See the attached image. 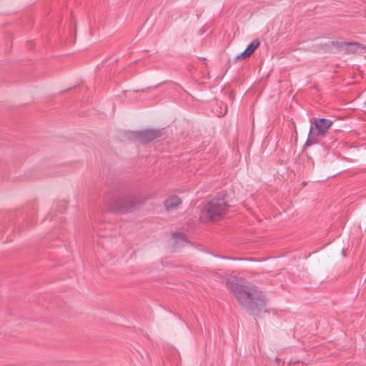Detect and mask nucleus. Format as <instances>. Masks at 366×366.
Instances as JSON below:
<instances>
[{
    "instance_id": "6",
    "label": "nucleus",
    "mask_w": 366,
    "mask_h": 366,
    "mask_svg": "<svg viewBox=\"0 0 366 366\" xmlns=\"http://www.w3.org/2000/svg\"><path fill=\"white\" fill-rule=\"evenodd\" d=\"M181 204L182 201L177 196H171L164 201V206L167 211L177 209Z\"/></svg>"
},
{
    "instance_id": "8",
    "label": "nucleus",
    "mask_w": 366,
    "mask_h": 366,
    "mask_svg": "<svg viewBox=\"0 0 366 366\" xmlns=\"http://www.w3.org/2000/svg\"><path fill=\"white\" fill-rule=\"evenodd\" d=\"M349 49L356 51L362 48V45L359 43H350L348 44Z\"/></svg>"
},
{
    "instance_id": "10",
    "label": "nucleus",
    "mask_w": 366,
    "mask_h": 366,
    "mask_svg": "<svg viewBox=\"0 0 366 366\" xmlns=\"http://www.w3.org/2000/svg\"><path fill=\"white\" fill-rule=\"evenodd\" d=\"M173 237H174V238H178V237H179V238H183V237H184L182 235V234H181V233H174V234H173Z\"/></svg>"
},
{
    "instance_id": "2",
    "label": "nucleus",
    "mask_w": 366,
    "mask_h": 366,
    "mask_svg": "<svg viewBox=\"0 0 366 366\" xmlns=\"http://www.w3.org/2000/svg\"><path fill=\"white\" fill-rule=\"evenodd\" d=\"M228 205L222 197H214L209 200L202 210L200 218L202 221H216L224 215Z\"/></svg>"
},
{
    "instance_id": "7",
    "label": "nucleus",
    "mask_w": 366,
    "mask_h": 366,
    "mask_svg": "<svg viewBox=\"0 0 366 366\" xmlns=\"http://www.w3.org/2000/svg\"><path fill=\"white\" fill-rule=\"evenodd\" d=\"M260 42L259 39H254L246 48L244 50L250 56L254 51L257 49V48L259 46Z\"/></svg>"
},
{
    "instance_id": "5",
    "label": "nucleus",
    "mask_w": 366,
    "mask_h": 366,
    "mask_svg": "<svg viewBox=\"0 0 366 366\" xmlns=\"http://www.w3.org/2000/svg\"><path fill=\"white\" fill-rule=\"evenodd\" d=\"M162 132L159 129H146L142 131L131 132L129 138L136 139L141 143H147L160 137Z\"/></svg>"
},
{
    "instance_id": "3",
    "label": "nucleus",
    "mask_w": 366,
    "mask_h": 366,
    "mask_svg": "<svg viewBox=\"0 0 366 366\" xmlns=\"http://www.w3.org/2000/svg\"><path fill=\"white\" fill-rule=\"evenodd\" d=\"M140 204L141 202L136 195L125 194L114 199L110 209L113 212L127 214L136 209Z\"/></svg>"
},
{
    "instance_id": "1",
    "label": "nucleus",
    "mask_w": 366,
    "mask_h": 366,
    "mask_svg": "<svg viewBox=\"0 0 366 366\" xmlns=\"http://www.w3.org/2000/svg\"><path fill=\"white\" fill-rule=\"evenodd\" d=\"M226 286L239 305L251 315L259 317L267 312L265 297L257 287L239 285L236 279L227 280Z\"/></svg>"
},
{
    "instance_id": "9",
    "label": "nucleus",
    "mask_w": 366,
    "mask_h": 366,
    "mask_svg": "<svg viewBox=\"0 0 366 366\" xmlns=\"http://www.w3.org/2000/svg\"><path fill=\"white\" fill-rule=\"evenodd\" d=\"M249 56V54L245 51H244L243 52H242L241 54H239V55H237L235 57L234 61H237L238 60L246 59Z\"/></svg>"
},
{
    "instance_id": "4",
    "label": "nucleus",
    "mask_w": 366,
    "mask_h": 366,
    "mask_svg": "<svg viewBox=\"0 0 366 366\" xmlns=\"http://www.w3.org/2000/svg\"><path fill=\"white\" fill-rule=\"evenodd\" d=\"M332 124V122L330 119L325 118L315 119L314 122L311 123L307 143L308 144L309 142H315V138L316 137H323Z\"/></svg>"
},
{
    "instance_id": "11",
    "label": "nucleus",
    "mask_w": 366,
    "mask_h": 366,
    "mask_svg": "<svg viewBox=\"0 0 366 366\" xmlns=\"http://www.w3.org/2000/svg\"><path fill=\"white\" fill-rule=\"evenodd\" d=\"M225 108H227V107L225 106ZM226 111H227V109H225V111L224 112H220L219 114H218L219 116H223L225 113H226Z\"/></svg>"
}]
</instances>
